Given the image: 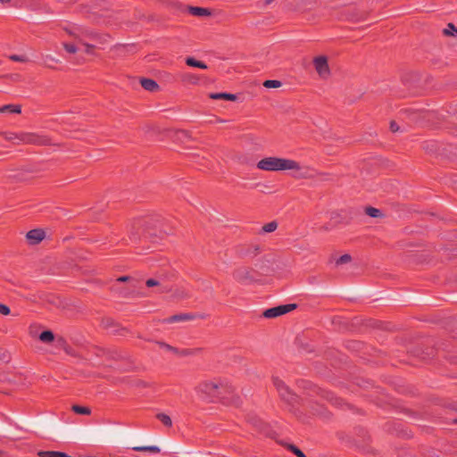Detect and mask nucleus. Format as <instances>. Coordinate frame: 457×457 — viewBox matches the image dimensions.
Returning a JSON list of instances; mask_svg holds the SVG:
<instances>
[{
    "instance_id": "obj_39",
    "label": "nucleus",
    "mask_w": 457,
    "mask_h": 457,
    "mask_svg": "<svg viewBox=\"0 0 457 457\" xmlns=\"http://www.w3.org/2000/svg\"><path fill=\"white\" fill-rule=\"evenodd\" d=\"M9 1H10V0H0V2H1L2 4H6V3H8Z\"/></svg>"
},
{
    "instance_id": "obj_28",
    "label": "nucleus",
    "mask_w": 457,
    "mask_h": 457,
    "mask_svg": "<svg viewBox=\"0 0 457 457\" xmlns=\"http://www.w3.org/2000/svg\"><path fill=\"white\" fill-rule=\"evenodd\" d=\"M297 457H306V455L296 446L290 445L288 447Z\"/></svg>"
},
{
    "instance_id": "obj_13",
    "label": "nucleus",
    "mask_w": 457,
    "mask_h": 457,
    "mask_svg": "<svg viewBox=\"0 0 457 457\" xmlns=\"http://www.w3.org/2000/svg\"><path fill=\"white\" fill-rule=\"evenodd\" d=\"M296 305L295 303H288L277 306L279 316L293 311Z\"/></svg>"
},
{
    "instance_id": "obj_27",
    "label": "nucleus",
    "mask_w": 457,
    "mask_h": 457,
    "mask_svg": "<svg viewBox=\"0 0 457 457\" xmlns=\"http://www.w3.org/2000/svg\"><path fill=\"white\" fill-rule=\"evenodd\" d=\"M351 261V256L349 254H343L337 260V265L347 263Z\"/></svg>"
},
{
    "instance_id": "obj_21",
    "label": "nucleus",
    "mask_w": 457,
    "mask_h": 457,
    "mask_svg": "<svg viewBox=\"0 0 457 457\" xmlns=\"http://www.w3.org/2000/svg\"><path fill=\"white\" fill-rule=\"evenodd\" d=\"M277 228H278V223L276 221H271V222L265 224L262 227V231L265 233H270V232H273L274 230H276Z\"/></svg>"
},
{
    "instance_id": "obj_30",
    "label": "nucleus",
    "mask_w": 457,
    "mask_h": 457,
    "mask_svg": "<svg viewBox=\"0 0 457 457\" xmlns=\"http://www.w3.org/2000/svg\"><path fill=\"white\" fill-rule=\"evenodd\" d=\"M160 345L163 349H166L168 351H171V352L176 353H178V350L176 348H174L173 346L170 345H167L165 343H160Z\"/></svg>"
},
{
    "instance_id": "obj_23",
    "label": "nucleus",
    "mask_w": 457,
    "mask_h": 457,
    "mask_svg": "<svg viewBox=\"0 0 457 457\" xmlns=\"http://www.w3.org/2000/svg\"><path fill=\"white\" fill-rule=\"evenodd\" d=\"M263 86L267 88H277L281 86V82L276 79H269L263 83Z\"/></svg>"
},
{
    "instance_id": "obj_38",
    "label": "nucleus",
    "mask_w": 457,
    "mask_h": 457,
    "mask_svg": "<svg viewBox=\"0 0 457 457\" xmlns=\"http://www.w3.org/2000/svg\"><path fill=\"white\" fill-rule=\"evenodd\" d=\"M272 1H273V0H265L264 4H265V5H269L270 4H271V3H272Z\"/></svg>"
},
{
    "instance_id": "obj_31",
    "label": "nucleus",
    "mask_w": 457,
    "mask_h": 457,
    "mask_svg": "<svg viewBox=\"0 0 457 457\" xmlns=\"http://www.w3.org/2000/svg\"><path fill=\"white\" fill-rule=\"evenodd\" d=\"M146 286L149 287H155L159 285V282L156 279L149 278L145 282Z\"/></svg>"
},
{
    "instance_id": "obj_10",
    "label": "nucleus",
    "mask_w": 457,
    "mask_h": 457,
    "mask_svg": "<svg viewBox=\"0 0 457 457\" xmlns=\"http://www.w3.org/2000/svg\"><path fill=\"white\" fill-rule=\"evenodd\" d=\"M38 455L40 457H71L65 453L56 451H40Z\"/></svg>"
},
{
    "instance_id": "obj_29",
    "label": "nucleus",
    "mask_w": 457,
    "mask_h": 457,
    "mask_svg": "<svg viewBox=\"0 0 457 457\" xmlns=\"http://www.w3.org/2000/svg\"><path fill=\"white\" fill-rule=\"evenodd\" d=\"M0 313L3 315H8L10 313V308L3 303H0Z\"/></svg>"
},
{
    "instance_id": "obj_35",
    "label": "nucleus",
    "mask_w": 457,
    "mask_h": 457,
    "mask_svg": "<svg viewBox=\"0 0 457 457\" xmlns=\"http://www.w3.org/2000/svg\"><path fill=\"white\" fill-rule=\"evenodd\" d=\"M84 48H85V52L89 54V53H91L92 46L87 44V45H84Z\"/></svg>"
},
{
    "instance_id": "obj_5",
    "label": "nucleus",
    "mask_w": 457,
    "mask_h": 457,
    "mask_svg": "<svg viewBox=\"0 0 457 457\" xmlns=\"http://www.w3.org/2000/svg\"><path fill=\"white\" fill-rule=\"evenodd\" d=\"M315 70L321 78H327L329 75L328 60L325 56H318L313 60Z\"/></svg>"
},
{
    "instance_id": "obj_36",
    "label": "nucleus",
    "mask_w": 457,
    "mask_h": 457,
    "mask_svg": "<svg viewBox=\"0 0 457 457\" xmlns=\"http://www.w3.org/2000/svg\"><path fill=\"white\" fill-rule=\"evenodd\" d=\"M129 279H130V278H129V277L123 276V277H120V278H118V281L124 282V281H127V280H129Z\"/></svg>"
},
{
    "instance_id": "obj_34",
    "label": "nucleus",
    "mask_w": 457,
    "mask_h": 457,
    "mask_svg": "<svg viewBox=\"0 0 457 457\" xmlns=\"http://www.w3.org/2000/svg\"><path fill=\"white\" fill-rule=\"evenodd\" d=\"M11 107H12V105H10V104L4 105V106L0 107V112H4L5 111H8Z\"/></svg>"
},
{
    "instance_id": "obj_4",
    "label": "nucleus",
    "mask_w": 457,
    "mask_h": 457,
    "mask_svg": "<svg viewBox=\"0 0 457 457\" xmlns=\"http://www.w3.org/2000/svg\"><path fill=\"white\" fill-rule=\"evenodd\" d=\"M234 278L236 280L244 284L252 283L255 279V277L252 270L245 267H241L237 269L234 273Z\"/></svg>"
},
{
    "instance_id": "obj_19",
    "label": "nucleus",
    "mask_w": 457,
    "mask_h": 457,
    "mask_svg": "<svg viewBox=\"0 0 457 457\" xmlns=\"http://www.w3.org/2000/svg\"><path fill=\"white\" fill-rule=\"evenodd\" d=\"M366 214L372 218H378L382 215L381 211L379 209L374 207L366 208Z\"/></svg>"
},
{
    "instance_id": "obj_18",
    "label": "nucleus",
    "mask_w": 457,
    "mask_h": 457,
    "mask_svg": "<svg viewBox=\"0 0 457 457\" xmlns=\"http://www.w3.org/2000/svg\"><path fill=\"white\" fill-rule=\"evenodd\" d=\"M263 316H264L265 318H268V319H271V318L278 317V316H279V314H278V311L277 306H276V307H273V308L267 309V310L263 312Z\"/></svg>"
},
{
    "instance_id": "obj_32",
    "label": "nucleus",
    "mask_w": 457,
    "mask_h": 457,
    "mask_svg": "<svg viewBox=\"0 0 457 457\" xmlns=\"http://www.w3.org/2000/svg\"><path fill=\"white\" fill-rule=\"evenodd\" d=\"M390 129L393 132H397L400 129L398 124L395 121H392L390 123Z\"/></svg>"
},
{
    "instance_id": "obj_1",
    "label": "nucleus",
    "mask_w": 457,
    "mask_h": 457,
    "mask_svg": "<svg viewBox=\"0 0 457 457\" xmlns=\"http://www.w3.org/2000/svg\"><path fill=\"white\" fill-rule=\"evenodd\" d=\"M256 167L257 169L264 171L294 170L299 172L297 177H305V173L301 172L300 164L292 159L269 156L260 160L257 162Z\"/></svg>"
},
{
    "instance_id": "obj_3",
    "label": "nucleus",
    "mask_w": 457,
    "mask_h": 457,
    "mask_svg": "<svg viewBox=\"0 0 457 457\" xmlns=\"http://www.w3.org/2000/svg\"><path fill=\"white\" fill-rule=\"evenodd\" d=\"M273 385L278 390L282 400L289 404H293L295 402L296 396L293 394L285 383L278 377L273 378Z\"/></svg>"
},
{
    "instance_id": "obj_12",
    "label": "nucleus",
    "mask_w": 457,
    "mask_h": 457,
    "mask_svg": "<svg viewBox=\"0 0 457 457\" xmlns=\"http://www.w3.org/2000/svg\"><path fill=\"white\" fill-rule=\"evenodd\" d=\"M189 12L195 16H206L210 13L207 9L202 7H190Z\"/></svg>"
},
{
    "instance_id": "obj_17",
    "label": "nucleus",
    "mask_w": 457,
    "mask_h": 457,
    "mask_svg": "<svg viewBox=\"0 0 457 457\" xmlns=\"http://www.w3.org/2000/svg\"><path fill=\"white\" fill-rule=\"evenodd\" d=\"M9 58L13 62H27L30 61L29 57L26 54H12L9 56Z\"/></svg>"
},
{
    "instance_id": "obj_6",
    "label": "nucleus",
    "mask_w": 457,
    "mask_h": 457,
    "mask_svg": "<svg viewBox=\"0 0 457 457\" xmlns=\"http://www.w3.org/2000/svg\"><path fill=\"white\" fill-rule=\"evenodd\" d=\"M29 242L32 245L38 244L45 237V232L42 229H31L26 236Z\"/></svg>"
},
{
    "instance_id": "obj_15",
    "label": "nucleus",
    "mask_w": 457,
    "mask_h": 457,
    "mask_svg": "<svg viewBox=\"0 0 457 457\" xmlns=\"http://www.w3.org/2000/svg\"><path fill=\"white\" fill-rule=\"evenodd\" d=\"M20 140L22 142H25V143H31V144H35V143L38 142L37 137H36L35 135H32V134H22V135H21Z\"/></svg>"
},
{
    "instance_id": "obj_16",
    "label": "nucleus",
    "mask_w": 457,
    "mask_h": 457,
    "mask_svg": "<svg viewBox=\"0 0 457 457\" xmlns=\"http://www.w3.org/2000/svg\"><path fill=\"white\" fill-rule=\"evenodd\" d=\"M133 450L138 451V452H146V451L154 452V453H159L160 452V448L155 446V445L136 446V447H133Z\"/></svg>"
},
{
    "instance_id": "obj_25",
    "label": "nucleus",
    "mask_w": 457,
    "mask_h": 457,
    "mask_svg": "<svg viewBox=\"0 0 457 457\" xmlns=\"http://www.w3.org/2000/svg\"><path fill=\"white\" fill-rule=\"evenodd\" d=\"M58 61L54 58L51 54H46L43 56V63L47 67H53L52 62H57Z\"/></svg>"
},
{
    "instance_id": "obj_11",
    "label": "nucleus",
    "mask_w": 457,
    "mask_h": 457,
    "mask_svg": "<svg viewBox=\"0 0 457 457\" xmlns=\"http://www.w3.org/2000/svg\"><path fill=\"white\" fill-rule=\"evenodd\" d=\"M186 63L191 67H196V68H200V69H207V65L204 62H203L201 61H197L193 57H187L186 59Z\"/></svg>"
},
{
    "instance_id": "obj_26",
    "label": "nucleus",
    "mask_w": 457,
    "mask_h": 457,
    "mask_svg": "<svg viewBox=\"0 0 457 457\" xmlns=\"http://www.w3.org/2000/svg\"><path fill=\"white\" fill-rule=\"evenodd\" d=\"M63 46L64 49L70 54H74L78 51V47L74 44L64 43Z\"/></svg>"
},
{
    "instance_id": "obj_14",
    "label": "nucleus",
    "mask_w": 457,
    "mask_h": 457,
    "mask_svg": "<svg viewBox=\"0 0 457 457\" xmlns=\"http://www.w3.org/2000/svg\"><path fill=\"white\" fill-rule=\"evenodd\" d=\"M54 336L53 332H51L49 330L43 331L39 335V339L44 343H50L54 340Z\"/></svg>"
},
{
    "instance_id": "obj_24",
    "label": "nucleus",
    "mask_w": 457,
    "mask_h": 457,
    "mask_svg": "<svg viewBox=\"0 0 457 457\" xmlns=\"http://www.w3.org/2000/svg\"><path fill=\"white\" fill-rule=\"evenodd\" d=\"M444 33L449 36L457 35V28L452 23H449L447 27L444 29Z\"/></svg>"
},
{
    "instance_id": "obj_20",
    "label": "nucleus",
    "mask_w": 457,
    "mask_h": 457,
    "mask_svg": "<svg viewBox=\"0 0 457 457\" xmlns=\"http://www.w3.org/2000/svg\"><path fill=\"white\" fill-rule=\"evenodd\" d=\"M158 420L165 426L170 427L172 425L171 419L170 416L164 414V413H159L157 415Z\"/></svg>"
},
{
    "instance_id": "obj_37",
    "label": "nucleus",
    "mask_w": 457,
    "mask_h": 457,
    "mask_svg": "<svg viewBox=\"0 0 457 457\" xmlns=\"http://www.w3.org/2000/svg\"><path fill=\"white\" fill-rule=\"evenodd\" d=\"M130 239L133 240V241L137 240V237H136V235L134 233L130 234Z\"/></svg>"
},
{
    "instance_id": "obj_33",
    "label": "nucleus",
    "mask_w": 457,
    "mask_h": 457,
    "mask_svg": "<svg viewBox=\"0 0 457 457\" xmlns=\"http://www.w3.org/2000/svg\"><path fill=\"white\" fill-rule=\"evenodd\" d=\"M8 111H10L11 112H13V113H19V112H21V108H20V106H17V105H12V107Z\"/></svg>"
},
{
    "instance_id": "obj_7",
    "label": "nucleus",
    "mask_w": 457,
    "mask_h": 457,
    "mask_svg": "<svg viewBox=\"0 0 457 457\" xmlns=\"http://www.w3.org/2000/svg\"><path fill=\"white\" fill-rule=\"evenodd\" d=\"M212 99H224L228 101H235L237 99V96L229 93H212L210 95Z\"/></svg>"
},
{
    "instance_id": "obj_8",
    "label": "nucleus",
    "mask_w": 457,
    "mask_h": 457,
    "mask_svg": "<svg viewBox=\"0 0 457 457\" xmlns=\"http://www.w3.org/2000/svg\"><path fill=\"white\" fill-rule=\"evenodd\" d=\"M190 319H191V316L189 314H186V313L185 314H176V315L167 318L166 320H164V321L166 323H173V322H180V321L187 320Z\"/></svg>"
},
{
    "instance_id": "obj_22",
    "label": "nucleus",
    "mask_w": 457,
    "mask_h": 457,
    "mask_svg": "<svg viewBox=\"0 0 457 457\" xmlns=\"http://www.w3.org/2000/svg\"><path fill=\"white\" fill-rule=\"evenodd\" d=\"M72 410L78 414H83V415L90 414V410L87 407L73 405Z\"/></svg>"
},
{
    "instance_id": "obj_2",
    "label": "nucleus",
    "mask_w": 457,
    "mask_h": 457,
    "mask_svg": "<svg viewBox=\"0 0 457 457\" xmlns=\"http://www.w3.org/2000/svg\"><path fill=\"white\" fill-rule=\"evenodd\" d=\"M201 393L208 398H213L225 393L232 392V387L227 382H205L199 387Z\"/></svg>"
},
{
    "instance_id": "obj_9",
    "label": "nucleus",
    "mask_w": 457,
    "mask_h": 457,
    "mask_svg": "<svg viewBox=\"0 0 457 457\" xmlns=\"http://www.w3.org/2000/svg\"><path fill=\"white\" fill-rule=\"evenodd\" d=\"M141 86L148 91H154L158 87V84L151 79H143L141 80Z\"/></svg>"
}]
</instances>
